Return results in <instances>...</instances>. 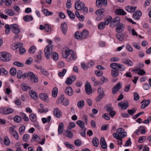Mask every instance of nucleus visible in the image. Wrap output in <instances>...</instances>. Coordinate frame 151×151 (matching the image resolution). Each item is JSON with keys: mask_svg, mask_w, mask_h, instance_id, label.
<instances>
[{"mask_svg": "<svg viewBox=\"0 0 151 151\" xmlns=\"http://www.w3.org/2000/svg\"><path fill=\"white\" fill-rule=\"evenodd\" d=\"M116 132L117 133H113V136L114 137L119 140H121V139L127 135V133L125 132L124 130L122 128H119L117 129Z\"/></svg>", "mask_w": 151, "mask_h": 151, "instance_id": "f257e3e1", "label": "nucleus"}, {"mask_svg": "<svg viewBox=\"0 0 151 151\" xmlns=\"http://www.w3.org/2000/svg\"><path fill=\"white\" fill-rule=\"evenodd\" d=\"M11 58V54L6 52H0V60L4 62L9 61Z\"/></svg>", "mask_w": 151, "mask_h": 151, "instance_id": "f03ea898", "label": "nucleus"}, {"mask_svg": "<svg viewBox=\"0 0 151 151\" xmlns=\"http://www.w3.org/2000/svg\"><path fill=\"white\" fill-rule=\"evenodd\" d=\"M52 46H53L51 44H49L46 47L44 50L45 55L47 59H50V54L52 52Z\"/></svg>", "mask_w": 151, "mask_h": 151, "instance_id": "7ed1b4c3", "label": "nucleus"}, {"mask_svg": "<svg viewBox=\"0 0 151 151\" xmlns=\"http://www.w3.org/2000/svg\"><path fill=\"white\" fill-rule=\"evenodd\" d=\"M40 140L41 139L40 137L36 134H33L31 139L32 141L37 142H38L41 145H43L45 142V138H44L42 139L41 142L40 141Z\"/></svg>", "mask_w": 151, "mask_h": 151, "instance_id": "20e7f679", "label": "nucleus"}, {"mask_svg": "<svg viewBox=\"0 0 151 151\" xmlns=\"http://www.w3.org/2000/svg\"><path fill=\"white\" fill-rule=\"evenodd\" d=\"M85 6L84 2L81 1L79 0H77L75 4V9L76 10H80Z\"/></svg>", "mask_w": 151, "mask_h": 151, "instance_id": "39448f33", "label": "nucleus"}, {"mask_svg": "<svg viewBox=\"0 0 151 151\" xmlns=\"http://www.w3.org/2000/svg\"><path fill=\"white\" fill-rule=\"evenodd\" d=\"M10 29L14 34H19L20 31L18 26L16 24L11 25Z\"/></svg>", "mask_w": 151, "mask_h": 151, "instance_id": "423d86ee", "label": "nucleus"}, {"mask_svg": "<svg viewBox=\"0 0 151 151\" xmlns=\"http://www.w3.org/2000/svg\"><path fill=\"white\" fill-rule=\"evenodd\" d=\"M96 6L101 7L102 6H106L107 5L106 0H96Z\"/></svg>", "mask_w": 151, "mask_h": 151, "instance_id": "0eeeda50", "label": "nucleus"}, {"mask_svg": "<svg viewBox=\"0 0 151 151\" xmlns=\"http://www.w3.org/2000/svg\"><path fill=\"white\" fill-rule=\"evenodd\" d=\"M2 114L6 115L13 113L14 110L10 108L2 107Z\"/></svg>", "mask_w": 151, "mask_h": 151, "instance_id": "6e6552de", "label": "nucleus"}, {"mask_svg": "<svg viewBox=\"0 0 151 151\" xmlns=\"http://www.w3.org/2000/svg\"><path fill=\"white\" fill-rule=\"evenodd\" d=\"M76 79L75 76H72L67 78L65 81V83L68 85H70L72 83L73 81H75Z\"/></svg>", "mask_w": 151, "mask_h": 151, "instance_id": "1a4fd4ad", "label": "nucleus"}, {"mask_svg": "<svg viewBox=\"0 0 151 151\" xmlns=\"http://www.w3.org/2000/svg\"><path fill=\"white\" fill-rule=\"evenodd\" d=\"M85 90L86 93L90 95L92 93V89L90 84L87 83L85 85Z\"/></svg>", "mask_w": 151, "mask_h": 151, "instance_id": "9d476101", "label": "nucleus"}, {"mask_svg": "<svg viewBox=\"0 0 151 151\" xmlns=\"http://www.w3.org/2000/svg\"><path fill=\"white\" fill-rule=\"evenodd\" d=\"M61 30L63 34L65 35L68 29L67 23L66 22H63L61 25Z\"/></svg>", "mask_w": 151, "mask_h": 151, "instance_id": "9b49d317", "label": "nucleus"}, {"mask_svg": "<svg viewBox=\"0 0 151 151\" xmlns=\"http://www.w3.org/2000/svg\"><path fill=\"white\" fill-rule=\"evenodd\" d=\"M121 83L120 82L118 83L112 89V93L113 94L116 93L121 87Z\"/></svg>", "mask_w": 151, "mask_h": 151, "instance_id": "f8f14e48", "label": "nucleus"}, {"mask_svg": "<svg viewBox=\"0 0 151 151\" xmlns=\"http://www.w3.org/2000/svg\"><path fill=\"white\" fill-rule=\"evenodd\" d=\"M23 44L21 42H16L13 43L11 45V48L13 50H16L23 46Z\"/></svg>", "mask_w": 151, "mask_h": 151, "instance_id": "ddd939ff", "label": "nucleus"}, {"mask_svg": "<svg viewBox=\"0 0 151 151\" xmlns=\"http://www.w3.org/2000/svg\"><path fill=\"white\" fill-rule=\"evenodd\" d=\"M29 78L33 83H37L38 81L37 76L34 75L32 72H31Z\"/></svg>", "mask_w": 151, "mask_h": 151, "instance_id": "4468645a", "label": "nucleus"}, {"mask_svg": "<svg viewBox=\"0 0 151 151\" xmlns=\"http://www.w3.org/2000/svg\"><path fill=\"white\" fill-rule=\"evenodd\" d=\"M118 106L121 107L122 109H125L128 107V103L127 102H122L118 104Z\"/></svg>", "mask_w": 151, "mask_h": 151, "instance_id": "2eb2a0df", "label": "nucleus"}, {"mask_svg": "<svg viewBox=\"0 0 151 151\" xmlns=\"http://www.w3.org/2000/svg\"><path fill=\"white\" fill-rule=\"evenodd\" d=\"M122 63L127 65L128 66L131 67L133 65V63L132 60L129 59H124L122 62Z\"/></svg>", "mask_w": 151, "mask_h": 151, "instance_id": "dca6fc26", "label": "nucleus"}, {"mask_svg": "<svg viewBox=\"0 0 151 151\" xmlns=\"http://www.w3.org/2000/svg\"><path fill=\"white\" fill-rule=\"evenodd\" d=\"M55 116L58 118H60L62 116V112L58 108H55L53 110Z\"/></svg>", "mask_w": 151, "mask_h": 151, "instance_id": "f3484780", "label": "nucleus"}, {"mask_svg": "<svg viewBox=\"0 0 151 151\" xmlns=\"http://www.w3.org/2000/svg\"><path fill=\"white\" fill-rule=\"evenodd\" d=\"M150 99L147 100H143L141 102L142 104L141 106V108L144 109L150 103Z\"/></svg>", "mask_w": 151, "mask_h": 151, "instance_id": "a211bd4d", "label": "nucleus"}, {"mask_svg": "<svg viewBox=\"0 0 151 151\" xmlns=\"http://www.w3.org/2000/svg\"><path fill=\"white\" fill-rule=\"evenodd\" d=\"M142 15V13L140 11L137 10L134 13L133 17L135 19L138 20Z\"/></svg>", "mask_w": 151, "mask_h": 151, "instance_id": "6ab92c4d", "label": "nucleus"}, {"mask_svg": "<svg viewBox=\"0 0 151 151\" xmlns=\"http://www.w3.org/2000/svg\"><path fill=\"white\" fill-rule=\"evenodd\" d=\"M100 145L101 147L102 148L105 149L107 148V146L106 142H105V139L103 137H101V138Z\"/></svg>", "mask_w": 151, "mask_h": 151, "instance_id": "aec40b11", "label": "nucleus"}, {"mask_svg": "<svg viewBox=\"0 0 151 151\" xmlns=\"http://www.w3.org/2000/svg\"><path fill=\"white\" fill-rule=\"evenodd\" d=\"M73 51L72 50H66L62 53V57L64 58H67Z\"/></svg>", "mask_w": 151, "mask_h": 151, "instance_id": "412c9836", "label": "nucleus"}, {"mask_svg": "<svg viewBox=\"0 0 151 151\" xmlns=\"http://www.w3.org/2000/svg\"><path fill=\"white\" fill-rule=\"evenodd\" d=\"M66 94L69 96H71L73 93V91L72 88L70 87H68L66 88L65 90Z\"/></svg>", "mask_w": 151, "mask_h": 151, "instance_id": "4be33fe9", "label": "nucleus"}, {"mask_svg": "<svg viewBox=\"0 0 151 151\" xmlns=\"http://www.w3.org/2000/svg\"><path fill=\"white\" fill-rule=\"evenodd\" d=\"M124 29V26L122 23L120 24L116 27V31L118 32H120L123 31Z\"/></svg>", "mask_w": 151, "mask_h": 151, "instance_id": "5701e85b", "label": "nucleus"}, {"mask_svg": "<svg viewBox=\"0 0 151 151\" xmlns=\"http://www.w3.org/2000/svg\"><path fill=\"white\" fill-rule=\"evenodd\" d=\"M120 19L119 17H116L114 18L110 23L111 24H114L115 26L120 22Z\"/></svg>", "mask_w": 151, "mask_h": 151, "instance_id": "b1692460", "label": "nucleus"}, {"mask_svg": "<svg viewBox=\"0 0 151 151\" xmlns=\"http://www.w3.org/2000/svg\"><path fill=\"white\" fill-rule=\"evenodd\" d=\"M64 129V124L62 122L60 123L58 127V133L59 134H62Z\"/></svg>", "mask_w": 151, "mask_h": 151, "instance_id": "393cba45", "label": "nucleus"}, {"mask_svg": "<svg viewBox=\"0 0 151 151\" xmlns=\"http://www.w3.org/2000/svg\"><path fill=\"white\" fill-rule=\"evenodd\" d=\"M70 57L67 60L68 62H70L73 60H74L76 59V56L75 55L74 52L73 50L70 53Z\"/></svg>", "mask_w": 151, "mask_h": 151, "instance_id": "a878e982", "label": "nucleus"}, {"mask_svg": "<svg viewBox=\"0 0 151 151\" xmlns=\"http://www.w3.org/2000/svg\"><path fill=\"white\" fill-rule=\"evenodd\" d=\"M30 95L34 99L37 100L38 99V97L36 93L33 90H31L29 92Z\"/></svg>", "mask_w": 151, "mask_h": 151, "instance_id": "bb28decb", "label": "nucleus"}, {"mask_svg": "<svg viewBox=\"0 0 151 151\" xmlns=\"http://www.w3.org/2000/svg\"><path fill=\"white\" fill-rule=\"evenodd\" d=\"M23 19L26 22H28L33 20V18L31 15H27L24 16Z\"/></svg>", "mask_w": 151, "mask_h": 151, "instance_id": "cd10ccee", "label": "nucleus"}, {"mask_svg": "<svg viewBox=\"0 0 151 151\" xmlns=\"http://www.w3.org/2000/svg\"><path fill=\"white\" fill-rule=\"evenodd\" d=\"M136 7H133L132 6H127L125 8L126 10L129 12H134L136 9Z\"/></svg>", "mask_w": 151, "mask_h": 151, "instance_id": "c85d7f7f", "label": "nucleus"}, {"mask_svg": "<svg viewBox=\"0 0 151 151\" xmlns=\"http://www.w3.org/2000/svg\"><path fill=\"white\" fill-rule=\"evenodd\" d=\"M81 34L83 39H86L88 36V32L86 29L84 30L81 32Z\"/></svg>", "mask_w": 151, "mask_h": 151, "instance_id": "c756f323", "label": "nucleus"}, {"mask_svg": "<svg viewBox=\"0 0 151 151\" xmlns=\"http://www.w3.org/2000/svg\"><path fill=\"white\" fill-rule=\"evenodd\" d=\"M116 14L118 15H125L126 14V12L121 9H117L115 11Z\"/></svg>", "mask_w": 151, "mask_h": 151, "instance_id": "7c9ffc66", "label": "nucleus"}, {"mask_svg": "<svg viewBox=\"0 0 151 151\" xmlns=\"http://www.w3.org/2000/svg\"><path fill=\"white\" fill-rule=\"evenodd\" d=\"M40 98L45 101H47L48 99V97L47 95L45 93H41L39 95Z\"/></svg>", "mask_w": 151, "mask_h": 151, "instance_id": "2f4dec72", "label": "nucleus"}, {"mask_svg": "<svg viewBox=\"0 0 151 151\" xmlns=\"http://www.w3.org/2000/svg\"><path fill=\"white\" fill-rule=\"evenodd\" d=\"M112 18L110 16H109L104 19L105 22H104L106 25H108L112 20Z\"/></svg>", "mask_w": 151, "mask_h": 151, "instance_id": "473e14b6", "label": "nucleus"}, {"mask_svg": "<svg viewBox=\"0 0 151 151\" xmlns=\"http://www.w3.org/2000/svg\"><path fill=\"white\" fill-rule=\"evenodd\" d=\"M5 14L10 16H13L14 14V11L10 9H6L4 10Z\"/></svg>", "mask_w": 151, "mask_h": 151, "instance_id": "72a5a7b5", "label": "nucleus"}, {"mask_svg": "<svg viewBox=\"0 0 151 151\" xmlns=\"http://www.w3.org/2000/svg\"><path fill=\"white\" fill-rule=\"evenodd\" d=\"M104 12V10L101 9L96 11L95 14L97 16H102V14Z\"/></svg>", "mask_w": 151, "mask_h": 151, "instance_id": "f704fd0d", "label": "nucleus"}, {"mask_svg": "<svg viewBox=\"0 0 151 151\" xmlns=\"http://www.w3.org/2000/svg\"><path fill=\"white\" fill-rule=\"evenodd\" d=\"M117 70L120 71H124L126 69V67L123 65L118 63Z\"/></svg>", "mask_w": 151, "mask_h": 151, "instance_id": "c9c22d12", "label": "nucleus"}, {"mask_svg": "<svg viewBox=\"0 0 151 151\" xmlns=\"http://www.w3.org/2000/svg\"><path fill=\"white\" fill-rule=\"evenodd\" d=\"M51 119V117L50 116H48L47 118H42V123L45 124L47 122H49L50 121Z\"/></svg>", "mask_w": 151, "mask_h": 151, "instance_id": "e433bc0d", "label": "nucleus"}, {"mask_svg": "<svg viewBox=\"0 0 151 151\" xmlns=\"http://www.w3.org/2000/svg\"><path fill=\"white\" fill-rule=\"evenodd\" d=\"M98 93L99 95L104 96V89L101 87H99L97 90Z\"/></svg>", "mask_w": 151, "mask_h": 151, "instance_id": "4c0bfd02", "label": "nucleus"}, {"mask_svg": "<svg viewBox=\"0 0 151 151\" xmlns=\"http://www.w3.org/2000/svg\"><path fill=\"white\" fill-rule=\"evenodd\" d=\"M58 91L57 88L55 87L53 88L52 91V95L53 97H56L58 93Z\"/></svg>", "mask_w": 151, "mask_h": 151, "instance_id": "58836bf2", "label": "nucleus"}, {"mask_svg": "<svg viewBox=\"0 0 151 151\" xmlns=\"http://www.w3.org/2000/svg\"><path fill=\"white\" fill-rule=\"evenodd\" d=\"M67 13L70 18L73 19L75 18V16L74 14L71 11L67 10Z\"/></svg>", "mask_w": 151, "mask_h": 151, "instance_id": "ea45409f", "label": "nucleus"}, {"mask_svg": "<svg viewBox=\"0 0 151 151\" xmlns=\"http://www.w3.org/2000/svg\"><path fill=\"white\" fill-rule=\"evenodd\" d=\"M21 87L22 89L24 91H26L31 89V88L30 86H26V85L24 83H23L21 84Z\"/></svg>", "mask_w": 151, "mask_h": 151, "instance_id": "a19ab883", "label": "nucleus"}, {"mask_svg": "<svg viewBox=\"0 0 151 151\" xmlns=\"http://www.w3.org/2000/svg\"><path fill=\"white\" fill-rule=\"evenodd\" d=\"M92 143L94 146L97 147L98 146L99 144V140L96 138H94L93 139Z\"/></svg>", "mask_w": 151, "mask_h": 151, "instance_id": "79ce46f5", "label": "nucleus"}, {"mask_svg": "<svg viewBox=\"0 0 151 151\" xmlns=\"http://www.w3.org/2000/svg\"><path fill=\"white\" fill-rule=\"evenodd\" d=\"M29 119L32 122H35L37 120V119L35 115L33 114H30L29 116Z\"/></svg>", "mask_w": 151, "mask_h": 151, "instance_id": "37998d69", "label": "nucleus"}, {"mask_svg": "<svg viewBox=\"0 0 151 151\" xmlns=\"http://www.w3.org/2000/svg\"><path fill=\"white\" fill-rule=\"evenodd\" d=\"M67 136L70 139L73 136V134L71 129H67Z\"/></svg>", "mask_w": 151, "mask_h": 151, "instance_id": "c03bdc74", "label": "nucleus"}, {"mask_svg": "<svg viewBox=\"0 0 151 151\" xmlns=\"http://www.w3.org/2000/svg\"><path fill=\"white\" fill-rule=\"evenodd\" d=\"M77 104L78 108L81 109L84 105V101L83 100L80 101L78 102Z\"/></svg>", "mask_w": 151, "mask_h": 151, "instance_id": "a18cd8bd", "label": "nucleus"}, {"mask_svg": "<svg viewBox=\"0 0 151 151\" xmlns=\"http://www.w3.org/2000/svg\"><path fill=\"white\" fill-rule=\"evenodd\" d=\"M36 47L34 45L31 46L29 50V52L30 53H34L36 51Z\"/></svg>", "mask_w": 151, "mask_h": 151, "instance_id": "49530a36", "label": "nucleus"}, {"mask_svg": "<svg viewBox=\"0 0 151 151\" xmlns=\"http://www.w3.org/2000/svg\"><path fill=\"white\" fill-rule=\"evenodd\" d=\"M75 38L77 39H82L81 32H77L75 34Z\"/></svg>", "mask_w": 151, "mask_h": 151, "instance_id": "de8ad7c7", "label": "nucleus"}, {"mask_svg": "<svg viewBox=\"0 0 151 151\" xmlns=\"http://www.w3.org/2000/svg\"><path fill=\"white\" fill-rule=\"evenodd\" d=\"M116 37L120 41H122L124 39L123 35L120 32L116 35Z\"/></svg>", "mask_w": 151, "mask_h": 151, "instance_id": "09e8293b", "label": "nucleus"}, {"mask_svg": "<svg viewBox=\"0 0 151 151\" xmlns=\"http://www.w3.org/2000/svg\"><path fill=\"white\" fill-rule=\"evenodd\" d=\"M76 124L81 128H83L84 127V123L81 120H78L76 122Z\"/></svg>", "mask_w": 151, "mask_h": 151, "instance_id": "8fccbe9b", "label": "nucleus"}, {"mask_svg": "<svg viewBox=\"0 0 151 151\" xmlns=\"http://www.w3.org/2000/svg\"><path fill=\"white\" fill-rule=\"evenodd\" d=\"M42 12L46 16H49L52 15L53 14L52 12H49L47 9H44Z\"/></svg>", "mask_w": 151, "mask_h": 151, "instance_id": "3c124183", "label": "nucleus"}, {"mask_svg": "<svg viewBox=\"0 0 151 151\" xmlns=\"http://www.w3.org/2000/svg\"><path fill=\"white\" fill-rule=\"evenodd\" d=\"M136 110L137 109L135 108H133L132 109H128L127 112L130 115L132 116L134 114Z\"/></svg>", "mask_w": 151, "mask_h": 151, "instance_id": "603ef678", "label": "nucleus"}, {"mask_svg": "<svg viewBox=\"0 0 151 151\" xmlns=\"http://www.w3.org/2000/svg\"><path fill=\"white\" fill-rule=\"evenodd\" d=\"M111 71V75L112 77H116L118 76V72L117 71L114 70H112Z\"/></svg>", "mask_w": 151, "mask_h": 151, "instance_id": "864d4df0", "label": "nucleus"}, {"mask_svg": "<svg viewBox=\"0 0 151 151\" xmlns=\"http://www.w3.org/2000/svg\"><path fill=\"white\" fill-rule=\"evenodd\" d=\"M64 99V96L63 95H61L58 98V100L57 101L58 104H59L63 102Z\"/></svg>", "mask_w": 151, "mask_h": 151, "instance_id": "5fc2aeb1", "label": "nucleus"}, {"mask_svg": "<svg viewBox=\"0 0 151 151\" xmlns=\"http://www.w3.org/2000/svg\"><path fill=\"white\" fill-rule=\"evenodd\" d=\"M146 138L145 136L140 137L138 139V142L139 143H142L144 142Z\"/></svg>", "mask_w": 151, "mask_h": 151, "instance_id": "6e6d98bb", "label": "nucleus"}, {"mask_svg": "<svg viewBox=\"0 0 151 151\" xmlns=\"http://www.w3.org/2000/svg\"><path fill=\"white\" fill-rule=\"evenodd\" d=\"M105 25L106 24L104 22H102L98 25V28L100 29H103L105 28Z\"/></svg>", "mask_w": 151, "mask_h": 151, "instance_id": "4d7b16f0", "label": "nucleus"}, {"mask_svg": "<svg viewBox=\"0 0 151 151\" xmlns=\"http://www.w3.org/2000/svg\"><path fill=\"white\" fill-rule=\"evenodd\" d=\"M4 144L7 146L9 145L10 143L8 137L5 136L4 139Z\"/></svg>", "mask_w": 151, "mask_h": 151, "instance_id": "13d9d810", "label": "nucleus"}, {"mask_svg": "<svg viewBox=\"0 0 151 151\" xmlns=\"http://www.w3.org/2000/svg\"><path fill=\"white\" fill-rule=\"evenodd\" d=\"M118 63H112L110 65V67L115 70H117Z\"/></svg>", "mask_w": 151, "mask_h": 151, "instance_id": "bf43d9fd", "label": "nucleus"}, {"mask_svg": "<svg viewBox=\"0 0 151 151\" xmlns=\"http://www.w3.org/2000/svg\"><path fill=\"white\" fill-rule=\"evenodd\" d=\"M30 136L28 134H24L23 137V140L24 141H27L29 138Z\"/></svg>", "mask_w": 151, "mask_h": 151, "instance_id": "052dcab7", "label": "nucleus"}, {"mask_svg": "<svg viewBox=\"0 0 151 151\" xmlns=\"http://www.w3.org/2000/svg\"><path fill=\"white\" fill-rule=\"evenodd\" d=\"M52 58L54 60L56 61L58 59V54L56 52H54L52 54Z\"/></svg>", "mask_w": 151, "mask_h": 151, "instance_id": "680f3d73", "label": "nucleus"}, {"mask_svg": "<svg viewBox=\"0 0 151 151\" xmlns=\"http://www.w3.org/2000/svg\"><path fill=\"white\" fill-rule=\"evenodd\" d=\"M10 73L12 75L14 76L16 74L17 70L15 68H12L10 69Z\"/></svg>", "mask_w": 151, "mask_h": 151, "instance_id": "e2e57ef3", "label": "nucleus"}, {"mask_svg": "<svg viewBox=\"0 0 151 151\" xmlns=\"http://www.w3.org/2000/svg\"><path fill=\"white\" fill-rule=\"evenodd\" d=\"M20 115L22 119L26 122H28L29 120L27 116L24 113H21Z\"/></svg>", "mask_w": 151, "mask_h": 151, "instance_id": "0e129e2a", "label": "nucleus"}, {"mask_svg": "<svg viewBox=\"0 0 151 151\" xmlns=\"http://www.w3.org/2000/svg\"><path fill=\"white\" fill-rule=\"evenodd\" d=\"M45 31L47 32L50 31L51 30L50 27L47 24H45Z\"/></svg>", "mask_w": 151, "mask_h": 151, "instance_id": "69168bd1", "label": "nucleus"}, {"mask_svg": "<svg viewBox=\"0 0 151 151\" xmlns=\"http://www.w3.org/2000/svg\"><path fill=\"white\" fill-rule=\"evenodd\" d=\"M14 103L16 105L18 106L21 105L22 103L20 100L17 98H16L14 101Z\"/></svg>", "mask_w": 151, "mask_h": 151, "instance_id": "338daca9", "label": "nucleus"}, {"mask_svg": "<svg viewBox=\"0 0 151 151\" xmlns=\"http://www.w3.org/2000/svg\"><path fill=\"white\" fill-rule=\"evenodd\" d=\"M76 126L74 122H71L69 123V125L67 127V129H71L74 128Z\"/></svg>", "mask_w": 151, "mask_h": 151, "instance_id": "774afa93", "label": "nucleus"}]
</instances>
